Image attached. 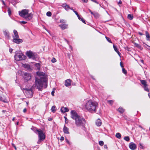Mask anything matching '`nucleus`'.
<instances>
[{
	"mask_svg": "<svg viewBox=\"0 0 150 150\" xmlns=\"http://www.w3.org/2000/svg\"><path fill=\"white\" fill-rule=\"evenodd\" d=\"M27 111V109L26 108H24L23 111V112L24 113H25Z\"/></svg>",
	"mask_w": 150,
	"mask_h": 150,
	"instance_id": "nucleus-55",
	"label": "nucleus"
},
{
	"mask_svg": "<svg viewBox=\"0 0 150 150\" xmlns=\"http://www.w3.org/2000/svg\"><path fill=\"white\" fill-rule=\"evenodd\" d=\"M116 52L117 53L119 56L120 57V56L121 54V53L118 50Z\"/></svg>",
	"mask_w": 150,
	"mask_h": 150,
	"instance_id": "nucleus-46",
	"label": "nucleus"
},
{
	"mask_svg": "<svg viewBox=\"0 0 150 150\" xmlns=\"http://www.w3.org/2000/svg\"><path fill=\"white\" fill-rule=\"evenodd\" d=\"M26 54L30 59H34L35 58V54L30 50L27 51L26 52Z\"/></svg>",
	"mask_w": 150,
	"mask_h": 150,
	"instance_id": "nucleus-7",
	"label": "nucleus"
},
{
	"mask_svg": "<svg viewBox=\"0 0 150 150\" xmlns=\"http://www.w3.org/2000/svg\"><path fill=\"white\" fill-rule=\"evenodd\" d=\"M146 40L148 41L150 40V36L149 33L146 31Z\"/></svg>",
	"mask_w": 150,
	"mask_h": 150,
	"instance_id": "nucleus-21",
	"label": "nucleus"
},
{
	"mask_svg": "<svg viewBox=\"0 0 150 150\" xmlns=\"http://www.w3.org/2000/svg\"><path fill=\"white\" fill-rule=\"evenodd\" d=\"M134 44L135 47H137L138 48L142 50V48L141 47V46L138 43H134Z\"/></svg>",
	"mask_w": 150,
	"mask_h": 150,
	"instance_id": "nucleus-24",
	"label": "nucleus"
},
{
	"mask_svg": "<svg viewBox=\"0 0 150 150\" xmlns=\"http://www.w3.org/2000/svg\"><path fill=\"white\" fill-rule=\"evenodd\" d=\"M81 19L80 20H81L83 23H85V21L84 19L82 18H81Z\"/></svg>",
	"mask_w": 150,
	"mask_h": 150,
	"instance_id": "nucleus-48",
	"label": "nucleus"
},
{
	"mask_svg": "<svg viewBox=\"0 0 150 150\" xmlns=\"http://www.w3.org/2000/svg\"><path fill=\"white\" fill-rule=\"evenodd\" d=\"M107 101L111 105H112L114 102V100H108Z\"/></svg>",
	"mask_w": 150,
	"mask_h": 150,
	"instance_id": "nucleus-30",
	"label": "nucleus"
},
{
	"mask_svg": "<svg viewBox=\"0 0 150 150\" xmlns=\"http://www.w3.org/2000/svg\"><path fill=\"white\" fill-rule=\"evenodd\" d=\"M64 137H61L60 138V140L61 141H62L63 140H64Z\"/></svg>",
	"mask_w": 150,
	"mask_h": 150,
	"instance_id": "nucleus-52",
	"label": "nucleus"
},
{
	"mask_svg": "<svg viewBox=\"0 0 150 150\" xmlns=\"http://www.w3.org/2000/svg\"><path fill=\"white\" fill-rule=\"evenodd\" d=\"M51 110L52 112L53 113H54L56 111V106L55 105L53 106L51 109Z\"/></svg>",
	"mask_w": 150,
	"mask_h": 150,
	"instance_id": "nucleus-25",
	"label": "nucleus"
},
{
	"mask_svg": "<svg viewBox=\"0 0 150 150\" xmlns=\"http://www.w3.org/2000/svg\"><path fill=\"white\" fill-rule=\"evenodd\" d=\"M71 117L75 120V124L77 127H84L86 123L85 120L82 117L78 115L74 110L71 111Z\"/></svg>",
	"mask_w": 150,
	"mask_h": 150,
	"instance_id": "nucleus-1",
	"label": "nucleus"
},
{
	"mask_svg": "<svg viewBox=\"0 0 150 150\" xmlns=\"http://www.w3.org/2000/svg\"><path fill=\"white\" fill-rule=\"evenodd\" d=\"M122 72L125 75H126L127 74V71L124 68H122Z\"/></svg>",
	"mask_w": 150,
	"mask_h": 150,
	"instance_id": "nucleus-29",
	"label": "nucleus"
},
{
	"mask_svg": "<svg viewBox=\"0 0 150 150\" xmlns=\"http://www.w3.org/2000/svg\"><path fill=\"white\" fill-rule=\"evenodd\" d=\"M115 137L118 139H120L121 137V134L119 133H117L115 135Z\"/></svg>",
	"mask_w": 150,
	"mask_h": 150,
	"instance_id": "nucleus-27",
	"label": "nucleus"
},
{
	"mask_svg": "<svg viewBox=\"0 0 150 150\" xmlns=\"http://www.w3.org/2000/svg\"><path fill=\"white\" fill-rule=\"evenodd\" d=\"M19 15L21 17L24 18L25 20L29 21L32 18L31 13H28L29 10L27 9H23L21 11H19Z\"/></svg>",
	"mask_w": 150,
	"mask_h": 150,
	"instance_id": "nucleus-3",
	"label": "nucleus"
},
{
	"mask_svg": "<svg viewBox=\"0 0 150 150\" xmlns=\"http://www.w3.org/2000/svg\"><path fill=\"white\" fill-rule=\"evenodd\" d=\"M125 49L126 50H127V51L129 52L131 51V49L129 47H125Z\"/></svg>",
	"mask_w": 150,
	"mask_h": 150,
	"instance_id": "nucleus-34",
	"label": "nucleus"
},
{
	"mask_svg": "<svg viewBox=\"0 0 150 150\" xmlns=\"http://www.w3.org/2000/svg\"><path fill=\"white\" fill-rule=\"evenodd\" d=\"M64 118H65V123L67 124L68 123V122H67V117H64Z\"/></svg>",
	"mask_w": 150,
	"mask_h": 150,
	"instance_id": "nucleus-45",
	"label": "nucleus"
},
{
	"mask_svg": "<svg viewBox=\"0 0 150 150\" xmlns=\"http://www.w3.org/2000/svg\"><path fill=\"white\" fill-rule=\"evenodd\" d=\"M9 51L10 53H12V52L13 49L12 48H10L9 49Z\"/></svg>",
	"mask_w": 150,
	"mask_h": 150,
	"instance_id": "nucleus-53",
	"label": "nucleus"
},
{
	"mask_svg": "<svg viewBox=\"0 0 150 150\" xmlns=\"http://www.w3.org/2000/svg\"><path fill=\"white\" fill-rule=\"evenodd\" d=\"M24 75V79L26 81H28L31 79V76L30 74L25 73Z\"/></svg>",
	"mask_w": 150,
	"mask_h": 150,
	"instance_id": "nucleus-9",
	"label": "nucleus"
},
{
	"mask_svg": "<svg viewBox=\"0 0 150 150\" xmlns=\"http://www.w3.org/2000/svg\"><path fill=\"white\" fill-rule=\"evenodd\" d=\"M124 139L127 142H128L130 140V139L129 136L125 137H124Z\"/></svg>",
	"mask_w": 150,
	"mask_h": 150,
	"instance_id": "nucleus-28",
	"label": "nucleus"
},
{
	"mask_svg": "<svg viewBox=\"0 0 150 150\" xmlns=\"http://www.w3.org/2000/svg\"><path fill=\"white\" fill-rule=\"evenodd\" d=\"M57 61V60H56V59H55V58L53 57L52 59L51 60V62H52V63H54L56 62Z\"/></svg>",
	"mask_w": 150,
	"mask_h": 150,
	"instance_id": "nucleus-38",
	"label": "nucleus"
},
{
	"mask_svg": "<svg viewBox=\"0 0 150 150\" xmlns=\"http://www.w3.org/2000/svg\"><path fill=\"white\" fill-rule=\"evenodd\" d=\"M13 41L17 44H19L22 42L23 40L22 39H19V38H16L13 39Z\"/></svg>",
	"mask_w": 150,
	"mask_h": 150,
	"instance_id": "nucleus-13",
	"label": "nucleus"
},
{
	"mask_svg": "<svg viewBox=\"0 0 150 150\" xmlns=\"http://www.w3.org/2000/svg\"><path fill=\"white\" fill-rule=\"evenodd\" d=\"M62 6L67 11H68V10L69 8H70V7L66 3L62 4Z\"/></svg>",
	"mask_w": 150,
	"mask_h": 150,
	"instance_id": "nucleus-17",
	"label": "nucleus"
},
{
	"mask_svg": "<svg viewBox=\"0 0 150 150\" xmlns=\"http://www.w3.org/2000/svg\"><path fill=\"white\" fill-rule=\"evenodd\" d=\"M60 23H64L66 21L63 19H61L60 20Z\"/></svg>",
	"mask_w": 150,
	"mask_h": 150,
	"instance_id": "nucleus-43",
	"label": "nucleus"
},
{
	"mask_svg": "<svg viewBox=\"0 0 150 150\" xmlns=\"http://www.w3.org/2000/svg\"><path fill=\"white\" fill-rule=\"evenodd\" d=\"M15 59L17 61L23 60L26 59V56L21 52L16 51L14 55Z\"/></svg>",
	"mask_w": 150,
	"mask_h": 150,
	"instance_id": "nucleus-4",
	"label": "nucleus"
},
{
	"mask_svg": "<svg viewBox=\"0 0 150 150\" xmlns=\"http://www.w3.org/2000/svg\"><path fill=\"white\" fill-rule=\"evenodd\" d=\"M88 10L91 13V14L94 16H95V15L96 14H97V13H96V14H94V13H93L91 11L90 9H88Z\"/></svg>",
	"mask_w": 150,
	"mask_h": 150,
	"instance_id": "nucleus-41",
	"label": "nucleus"
},
{
	"mask_svg": "<svg viewBox=\"0 0 150 150\" xmlns=\"http://www.w3.org/2000/svg\"><path fill=\"white\" fill-rule=\"evenodd\" d=\"M19 22L21 24H25L27 23V22L24 21H19Z\"/></svg>",
	"mask_w": 150,
	"mask_h": 150,
	"instance_id": "nucleus-40",
	"label": "nucleus"
},
{
	"mask_svg": "<svg viewBox=\"0 0 150 150\" xmlns=\"http://www.w3.org/2000/svg\"><path fill=\"white\" fill-rule=\"evenodd\" d=\"M139 146L140 148L142 149H144V146L142 144H141V143H139Z\"/></svg>",
	"mask_w": 150,
	"mask_h": 150,
	"instance_id": "nucleus-42",
	"label": "nucleus"
},
{
	"mask_svg": "<svg viewBox=\"0 0 150 150\" xmlns=\"http://www.w3.org/2000/svg\"><path fill=\"white\" fill-rule=\"evenodd\" d=\"M96 124L97 126L100 127L102 124V122L100 119H98L96 122Z\"/></svg>",
	"mask_w": 150,
	"mask_h": 150,
	"instance_id": "nucleus-18",
	"label": "nucleus"
},
{
	"mask_svg": "<svg viewBox=\"0 0 150 150\" xmlns=\"http://www.w3.org/2000/svg\"><path fill=\"white\" fill-rule=\"evenodd\" d=\"M129 146L130 149L132 150L135 149L137 148L136 144L133 142H130L129 143Z\"/></svg>",
	"mask_w": 150,
	"mask_h": 150,
	"instance_id": "nucleus-10",
	"label": "nucleus"
},
{
	"mask_svg": "<svg viewBox=\"0 0 150 150\" xmlns=\"http://www.w3.org/2000/svg\"><path fill=\"white\" fill-rule=\"evenodd\" d=\"M71 80L70 79H68L66 80L65 82V85L68 87L70 86L71 85Z\"/></svg>",
	"mask_w": 150,
	"mask_h": 150,
	"instance_id": "nucleus-15",
	"label": "nucleus"
},
{
	"mask_svg": "<svg viewBox=\"0 0 150 150\" xmlns=\"http://www.w3.org/2000/svg\"><path fill=\"white\" fill-rule=\"evenodd\" d=\"M69 9H71V10H72L73 12H74V11H74V9H73V8H71L70 7V8H69Z\"/></svg>",
	"mask_w": 150,
	"mask_h": 150,
	"instance_id": "nucleus-60",
	"label": "nucleus"
},
{
	"mask_svg": "<svg viewBox=\"0 0 150 150\" xmlns=\"http://www.w3.org/2000/svg\"><path fill=\"white\" fill-rule=\"evenodd\" d=\"M118 111L121 113H122L125 111V110L122 107H120L118 109Z\"/></svg>",
	"mask_w": 150,
	"mask_h": 150,
	"instance_id": "nucleus-22",
	"label": "nucleus"
},
{
	"mask_svg": "<svg viewBox=\"0 0 150 150\" xmlns=\"http://www.w3.org/2000/svg\"><path fill=\"white\" fill-rule=\"evenodd\" d=\"M82 1L84 3H87L88 1V0H82Z\"/></svg>",
	"mask_w": 150,
	"mask_h": 150,
	"instance_id": "nucleus-56",
	"label": "nucleus"
},
{
	"mask_svg": "<svg viewBox=\"0 0 150 150\" xmlns=\"http://www.w3.org/2000/svg\"><path fill=\"white\" fill-rule=\"evenodd\" d=\"M99 144L100 146H103L104 144V142L102 141H100L99 142Z\"/></svg>",
	"mask_w": 150,
	"mask_h": 150,
	"instance_id": "nucleus-36",
	"label": "nucleus"
},
{
	"mask_svg": "<svg viewBox=\"0 0 150 150\" xmlns=\"http://www.w3.org/2000/svg\"><path fill=\"white\" fill-rule=\"evenodd\" d=\"M127 18L130 20H132L133 18V16L131 14H129L127 16Z\"/></svg>",
	"mask_w": 150,
	"mask_h": 150,
	"instance_id": "nucleus-26",
	"label": "nucleus"
},
{
	"mask_svg": "<svg viewBox=\"0 0 150 150\" xmlns=\"http://www.w3.org/2000/svg\"><path fill=\"white\" fill-rule=\"evenodd\" d=\"M74 12L75 13V14L77 16H79V14H78V13L76 11H74Z\"/></svg>",
	"mask_w": 150,
	"mask_h": 150,
	"instance_id": "nucleus-54",
	"label": "nucleus"
},
{
	"mask_svg": "<svg viewBox=\"0 0 150 150\" xmlns=\"http://www.w3.org/2000/svg\"><path fill=\"white\" fill-rule=\"evenodd\" d=\"M54 90H53L51 92V94L53 96H54Z\"/></svg>",
	"mask_w": 150,
	"mask_h": 150,
	"instance_id": "nucleus-49",
	"label": "nucleus"
},
{
	"mask_svg": "<svg viewBox=\"0 0 150 150\" xmlns=\"http://www.w3.org/2000/svg\"><path fill=\"white\" fill-rule=\"evenodd\" d=\"M35 66L37 67V69H39L40 68V64L39 63H37L35 64Z\"/></svg>",
	"mask_w": 150,
	"mask_h": 150,
	"instance_id": "nucleus-33",
	"label": "nucleus"
},
{
	"mask_svg": "<svg viewBox=\"0 0 150 150\" xmlns=\"http://www.w3.org/2000/svg\"><path fill=\"white\" fill-rule=\"evenodd\" d=\"M13 32L14 35V36L13 37L14 38H19V36L17 31L16 30H14Z\"/></svg>",
	"mask_w": 150,
	"mask_h": 150,
	"instance_id": "nucleus-20",
	"label": "nucleus"
},
{
	"mask_svg": "<svg viewBox=\"0 0 150 150\" xmlns=\"http://www.w3.org/2000/svg\"><path fill=\"white\" fill-rule=\"evenodd\" d=\"M36 131L38 133L39 140L38 142V143L39 144L41 141L44 139L45 138V134L40 129H37Z\"/></svg>",
	"mask_w": 150,
	"mask_h": 150,
	"instance_id": "nucleus-5",
	"label": "nucleus"
},
{
	"mask_svg": "<svg viewBox=\"0 0 150 150\" xmlns=\"http://www.w3.org/2000/svg\"><path fill=\"white\" fill-rule=\"evenodd\" d=\"M8 12L9 15L10 16L11 13V11L10 8H8Z\"/></svg>",
	"mask_w": 150,
	"mask_h": 150,
	"instance_id": "nucleus-37",
	"label": "nucleus"
},
{
	"mask_svg": "<svg viewBox=\"0 0 150 150\" xmlns=\"http://www.w3.org/2000/svg\"><path fill=\"white\" fill-rule=\"evenodd\" d=\"M35 84L38 88L39 90L42 87V82L40 79L35 77Z\"/></svg>",
	"mask_w": 150,
	"mask_h": 150,
	"instance_id": "nucleus-6",
	"label": "nucleus"
},
{
	"mask_svg": "<svg viewBox=\"0 0 150 150\" xmlns=\"http://www.w3.org/2000/svg\"><path fill=\"white\" fill-rule=\"evenodd\" d=\"M113 48H114V50H115V51L116 52L117 51V47L115 46L114 45H113Z\"/></svg>",
	"mask_w": 150,
	"mask_h": 150,
	"instance_id": "nucleus-39",
	"label": "nucleus"
},
{
	"mask_svg": "<svg viewBox=\"0 0 150 150\" xmlns=\"http://www.w3.org/2000/svg\"><path fill=\"white\" fill-rule=\"evenodd\" d=\"M59 26L60 27L62 30H64L68 28V25L65 24H60L59 25Z\"/></svg>",
	"mask_w": 150,
	"mask_h": 150,
	"instance_id": "nucleus-16",
	"label": "nucleus"
},
{
	"mask_svg": "<svg viewBox=\"0 0 150 150\" xmlns=\"http://www.w3.org/2000/svg\"><path fill=\"white\" fill-rule=\"evenodd\" d=\"M120 65L121 67L122 68H123L124 67L123 66V64L122 62H121L120 63Z\"/></svg>",
	"mask_w": 150,
	"mask_h": 150,
	"instance_id": "nucleus-51",
	"label": "nucleus"
},
{
	"mask_svg": "<svg viewBox=\"0 0 150 150\" xmlns=\"http://www.w3.org/2000/svg\"><path fill=\"white\" fill-rule=\"evenodd\" d=\"M46 15L48 16H50L52 15V13L48 11Z\"/></svg>",
	"mask_w": 150,
	"mask_h": 150,
	"instance_id": "nucleus-35",
	"label": "nucleus"
},
{
	"mask_svg": "<svg viewBox=\"0 0 150 150\" xmlns=\"http://www.w3.org/2000/svg\"><path fill=\"white\" fill-rule=\"evenodd\" d=\"M98 105V104L97 103L93 102L90 100L86 102L85 105V107L89 112H96Z\"/></svg>",
	"mask_w": 150,
	"mask_h": 150,
	"instance_id": "nucleus-2",
	"label": "nucleus"
},
{
	"mask_svg": "<svg viewBox=\"0 0 150 150\" xmlns=\"http://www.w3.org/2000/svg\"><path fill=\"white\" fill-rule=\"evenodd\" d=\"M78 17V18L79 20H80L81 19V18H81L80 17V16H79H79H77Z\"/></svg>",
	"mask_w": 150,
	"mask_h": 150,
	"instance_id": "nucleus-59",
	"label": "nucleus"
},
{
	"mask_svg": "<svg viewBox=\"0 0 150 150\" xmlns=\"http://www.w3.org/2000/svg\"><path fill=\"white\" fill-rule=\"evenodd\" d=\"M140 81L142 85L144 86H147L146 82L145 80H141Z\"/></svg>",
	"mask_w": 150,
	"mask_h": 150,
	"instance_id": "nucleus-23",
	"label": "nucleus"
},
{
	"mask_svg": "<svg viewBox=\"0 0 150 150\" xmlns=\"http://www.w3.org/2000/svg\"><path fill=\"white\" fill-rule=\"evenodd\" d=\"M105 38H106V39L107 40V41H108L109 42H110V43H112V41H111V40H110V39L109 38H108V37H107V36H105Z\"/></svg>",
	"mask_w": 150,
	"mask_h": 150,
	"instance_id": "nucleus-32",
	"label": "nucleus"
},
{
	"mask_svg": "<svg viewBox=\"0 0 150 150\" xmlns=\"http://www.w3.org/2000/svg\"><path fill=\"white\" fill-rule=\"evenodd\" d=\"M26 95L28 98H30L33 96V92L31 89H26L25 91Z\"/></svg>",
	"mask_w": 150,
	"mask_h": 150,
	"instance_id": "nucleus-8",
	"label": "nucleus"
},
{
	"mask_svg": "<svg viewBox=\"0 0 150 150\" xmlns=\"http://www.w3.org/2000/svg\"><path fill=\"white\" fill-rule=\"evenodd\" d=\"M60 110L62 113H64L68 112L69 109L67 108L62 107L61 108Z\"/></svg>",
	"mask_w": 150,
	"mask_h": 150,
	"instance_id": "nucleus-14",
	"label": "nucleus"
},
{
	"mask_svg": "<svg viewBox=\"0 0 150 150\" xmlns=\"http://www.w3.org/2000/svg\"><path fill=\"white\" fill-rule=\"evenodd\" d=\"M63 132L65 134H69L70 133L69 131V129L65 125H64L63 128Z\"/></svg>",
	"mask_w": 150,
	"mask_h": 150,
	"instance_id": "nucleus-11",
	"label": "nucleus"
},
{
	"mask_svg": "<svg viewBox=\"0 0 150 150\" xmlns=\"http://www.w3.org/2000/svg\"><path fill=\"white\" fill-rule=\"evenodd\" d=\"M138 33L140 35H143V34L140 32H138Z\"/></svg>",
	"mask_w": 150,
	"mask_h": 150,
	"instance_id": "nucleus-58",
	"label": "nucleus"
},
{
	"mask_svg": "<svg viewBox=\"0 0 150 150\" xmlns=\"http://www.w3.org/2000/svg\"><path fill=\"white\" fill-rule=\"evenodd\" d=\"M148 95L149 98H150V93H149Z\"/></svg>",
	"mask_w": 150,
	"mask_h": 150,
	"instance_id": "nucleus-64",
	"label": "nucleus"
},
{
	"mask_svg": "<svg viewBox=\"0 0 150 150\" xmlns=\"http://www.w3.org/2000/svg\"><path fill=\"white\" fill-rule=\"evenodd\" d=\"M15 118L14 117H13L12 119L13 121H14L15 120Z\"/></svg>",
	"mask_w": 150,
	"mask_h": 150,
	"instance_id": "nucleus-63",
	"label": "nucleus"
},
{
	"mask_svg": "<svg viewBox=\"0 0 150 150\" xmlns=\"http://www.w3.org/2000/svg\"><path fill=\"white\" fill-rule=\"evenodd\" d=\"M91 0V1H93V2H95V3H96L97 4H99V3L98 2V1H96V0Z\"/></svg>",
	"mask_w": 150,
	"mask_h": 150,
	"instance_id": "nucleus-44",
	"label": "nucleus"
},
{
	"mask_svg": "<svg viewBox=\"0 0 150 150\" xmlns=\"http://www.w3.org/2000/svg\"><path fill=\"white\" fill-rule=\"evenodd\" d=\"M116 52L117 53L119 56L120 57V56L121 54V53L118 50Z\"/></svg>",
	"mask_w": 150,
	"mask_h": 150,
	"instance_id": "nucleus-47",
	"label": "nucleus"
},
{
	"mask_svg": "<svg viewBox=\"0 0 150 150\" xmlns=\"http://www.w3.org/2000/svg\"><path fill=\"white\" fill-rule=\"evenodd\" d=\"M65 140H66V142L68 144H70L69 141L68 140V139H67L66 138Z\"/></svg>",
	"mask_w": 150,
	"mask_h": 150,
	"instance_id": "nucleus-50",
	"label": "nucleus"
},
{
	"mask_svg": "<svg viewBox=\"0 0 150 150\" xmlns=\"http://www.w3.org/2000/svg\"><path fill=\"white\" fill-rule=\"evenodd\" d=\"M49 121H51L52 120V118H50L48 119Z\"/></svg>",
	"mask_w": 150,
	"mask_h": 150,
	"instance_id": "nucleus-62",
	"label": "nucleus"
},
{
	"mask_svg": "<svg viewBox=\"0 0 150 150\" xmlns=\"http://www.w3.org/2000/svg\"><path fill=\"white\" fill-rule=\"evenodd\" d=\"M104 147L105 149H108V148L106 145H105L104 146Z\"/></svg>",
	"mask_w": 150,
	"mask_h": 150,
	"instance_id": "nucleus-57",
	"label": "nucleus"
},
{
	"mask_svg": "<svg viewBox=\"0 0 150 150\" xmlns=\"http://www.w3.org/2000/svg\"><path fill=\"white\" fill-rule=\"evenodd\" d=\"M122 3V2L121 1H120L118 3V4H121Z\"/></svg>",
	"mask_w": 150,
	"mask_h": 150,
	"instance_id": "nucleus-61",
	"label": "nucleus"
},
{
	"mask_svg": "<svg viewBox=\"0 0 150 150\" xmlns=\"http://www.w3.org/2000/svg\"><path fill=\"white\" fill-rule=\"evenodd\" d=\"M0 100L4 103L7 102V100L4 96H0Z\"/></svg>",
	"mask_w": 150,
	"mask_h": 150,
	"instance_id": "nucleus-19",
	"label": "nucleus"
},
{
	"mask_svg": "<svg viewBox=\"0 0 150 150\" xmlns=\"http://www.w3.org/2000/svg\"><path fill=\"white\" fill-rule=\"evenodd\" d=\"M144 90L147 92H149V90L147 87V86H144Z\"/></svg>",
	"mask_w": 150,
	"mask_h": 150,
	"instance_id": "nucleus-31",
	"label": "nucleus"
},
{
	"mask_svg": "<svg viewBox=\"0 0 150 150\" xmlns=\"http://www.w3.org/2000/svg\"><path fill=\"white\" fill-rule=\"evenodd\" d=\"M6 38H7L8 39H10L11 38V37L9 35V32L6 30H5L3 32Z\"/></svg>",
	"mask_w": 150,
	"mask_h": 150,
	"instance_id": "nucleus-12",
	"label": "nucleus"
}]
</instances>
